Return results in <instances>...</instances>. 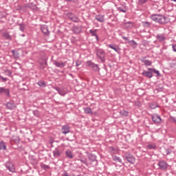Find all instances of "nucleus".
I'll return each instance as SVG.
<instances>
[{
    "label": "nucleus",
    "instance_id": "1",
    "mask_svg": "<svg viewBox=\"0 0 176 176\" xmlns=\"http://www.w3.org/2000/svg\"><path fill=\"white\" fill-rule=\"evenodd\" d=\"M150 19L153 21H155V23H158V24H161L162 25L167 24L169 21L167 16L162 14H151Z\"/></svg>",
    "mask_w": 176,
    "mask_h": 176
},
{
    "label": "nucleus",
    "instance_id": "2",
    "mask_svg": "<svg viewBox=\"0 0 176 176\" xmlns=\"http://www.w3.org/2000/svg\"><path fill=\"white\" fill-rule=\"evenodd\" d=\"M96 53L98 58H99L102 63H105V51L102 49L96 48Z\"/></svg>",
    "mask_w": 176,
    "mask_h": 176
},
{
    "label": "nucleus",
    "instance_id": "3",
    "mask_svg": "<svg viewBox=\"0 0 176 176\" xmlns=\"http://www.w3.org/2000/svg\"><path fill=\"white\" fill-rule=\"evenodd\" d=\"M124 157L125 160H127V162L131 163V164H134V163H135V157H134L133 155L129 153H125L124 155Z\"/></svg>",
    "mask_w": 176,
    "mask_h": 176
},
{
    "label": "nucleus",
    "instance_id": "4",
    "mask_svg": "<svg viewBox=\"0 0 176 176\" xmlns=\"http://www.w3.org/2000/svg\"><path fill=\"white\" fill-rule=\"evenodd\" d=\"M87 67H89V68H91L94 71L98 72L100 71V67L98 64L94 63L91 60L87 61Z\"/></svg>",
    "mask_w": 176,
    "mask_h": 176
},
{
    "label": "nucleus",
    "instance_id": "5",
    "mask_svg": "<svg viewBox=\"0 0 176 176\" xmlns=\"http://www.w3.org/2000/svg\"><path fill=\"white\" fill-rule=\"evenodd\" d=\"M6 167L10 173H16V168H14V165L11 162H7Z\"/></svg>",
    "mask_w": 176,
    "mask_h": 176
},
{
    "label": "nucleus",
    "instance_id": "6",
    "mask_svg": "<svg viewBox=\"0 0 176 176\" xmlns=\"http://www.w3.org/2000/svg\"><path fill=\"white\" fill-rule=\"evenodd\" d=\"M157 166H159V168H160V170H167V167H168V164H167L166 161L162 160L158 162Z\"/></svg>",
    "mask_w": 176,
    "mask_h": 176
},
{
    "label": "nucleus",
    "instance_id": "7",
    "mask_svg": "<svg viewBox=\"0 0 176 176\" xmlns=\"http://www.w3.org/2000/svg\"><path fill=\"white\" fill-rule=\"evenodd\" d=\"M67 16L70 20H72V21H74V23H79V18L75 16L74 13L69 12L67 13Z\"/></svg>",
    "mask_w": 176,
    "mask_h": 176
},
{
    "label": "nucleus",
    "instance_id": "8",
    "mask_svg": "<svg viewBox=\"0 0 176 176\" xmlns=\"http://www.w3.org/2000/svg\"><path fill=\"white\" fill-rule=\"evenodd\" d=\"M4 94L6 97H10V90L5 87H0V95Z\"/></svg>",
    "mask_w": 176,
    "mask_h": 176
},
{
    "label": "nucleus",
    "instance_id": "9",
    "mask_svg": "<svg viewBox=\"0 0 176 176\" xmlns=\"http://www.w3.org/2000/svg\"><path fill=\"white\" fill-rule=\"evenodd\" d=\"M151 119L154 123H162V118H160V116L157 114H153L151 116Z\"/></svg>",
    "mask_w": 176,
    "mask_h": 176
},
{
    "label": "nucleus",
    "instance_id": "10",
    "mask_svg": "<svg viewBox=\"0 0 176 176\" xmlns=\"http://www.w3.org/2000/svg\"><path fill=\"white\" fill-rule=\"evenodd\" d=\"M87 154V157L90 162H96L97 163V156L91 153H89L88 151L86 152Z\"/></svg>",
    "mask_w": 176,
    "mask_h": 176
},
{
    "label": "nucleus",
    "instance_id": "11",
    "mask_svg": "<svg viewBox=\"0 0 176 176\" xmlns=\"http://www.w3.org/2000/svg\"><path fill=\"white\" fill-rule=\"evenodd\" d=\"M6 107L7 109H10V111H13V109H16V104L13 102H8L6 104Z\"/></svg>",
    "mask_w": 176,
    "mask_h": 176
},
{
    "label": "nucleus",
    "instance_id": "12",
    "mask_svg": "<svg viewBox=\"0 0 176 176\" xmlns=\"http://www.w3.org/2000/svg\"><path fill=\"white\" fill-rule=\"evenodd\" d=\"M142 75H143V76H145L146 78H148L149 79H151V78H153V74H152L151 70L144 71L142 73Z\"/></svg>",
    "mask_w": 176,
    "mask_h": 176
},
{
    "label": "nucleus",
    "instance_id": "13",
    "mask_svg": "<svg viewBox=\"0 0 176 176\" xmlns=\"http://www.w3.org/2000/svg\"><path fill=\"white\" fill-rule=\"evenodd\" d=\"M41 30L43 32V34H44V35H49L50 34V32H49V28H47V25H43L41 26Z\"/></svg>",
    "mask_w": 176,
    "mask_h": 176
},
{
    "label": "nucleus",
    "instance_id": "14",
    "mask_svg": "<svg viewBox=\"0 0 176 176\" xmlns=\"http://www.w3.org/2000/svg\"><path fill=\"white\" fill-rule=\"evenodd\" d=\"M158 42H164L166 41V35L164 34H158L156 36Z\"/></svg>",
    "mask_w": 176,
    "mask_h": 176
},
{
    "label": "nucleus",
    "instance_id": "15",
    "mask_svg": "<svg viewBox=\"0 0 176 176\" xmlns=\"http://www.w3.org/2000/svg\"><path fill=\"white\" fill-rule=\"evenodd\" d=\"M54 65L58 68H64V66L67 65V62H58L57 60L54 61Z\"/></svg>",
    "mask_w": 176,
    "mask_h": 176
},
{
    "label": "nucleus",
    "instance_id": "16",
    "mask_svg": "<svg viewBox=\"0 0 176 176\" xmlns=\"http://www.w3.org/2000/svg\"><path fill=\"white\" fill-rule=\"evenodd\" d=\"M108 46L109 47H110V49L116 51V53H120V48L119 47V46L114 44H110Z\"/></svg>",
    "mask_w": 176,
    "mask_h": 176
},
{
    "label": "nucleus",
    "instance_id": "17",
    "mask_svg": "<svg viewBox=\"0 0 176 176\" xmlns=\"http://www.w3.org/2000/svg\"><path fill=\"white\" fill-rule=\"evenodd\" d=\"M61 153H63V152L58 148L53 151V155L54 157H60V156H61Z\"/></svg>",
    "mask_w": 176,
    "mask_h": 176
},
{
    "label": "nucleus",
    "instance_id": "18",
    "mask_svg": "<svg viewBox=\"0 0 176 176\" xmlns=\"http://www.w3.org/2000/svg\"><path fill=\"white\" fill-rule=\"evenodd\" d=\"M61 132L63 134H68V133H69V126L63 125L61 129Z\"/></svg>",
    "mask_w": 176,
    "mask_h": 176
},
{
    "label": "nucleus",
    "instance_id": "19",
    "mask_svg": "<svg viewBox=\"0 0 176 176\" xmlns=\"http://www.w3.org/2000/svg\"><path fill=\"white\" fill-rule=\"evenodd\" d=\"M65 155L67 159H74V153H72L69 149L65 152Z\"/></svg>",
    "mask_w": 176,
    "mask_h": 176
},
{
    "label": "nucleus",
    "instance_id": "20",
    "mask_svg": "<svg viewBox=\"0 0 176 176\" xmlns=\"http://www.w3.org/2000/svg\"><path fill=\"white\" fill-rule=\"evenodd\" d=\"M148 71H151L152 74H155V76H162V75H160V72H159V70H156L155 69L148 67Z\"/></svg>",
    "mask_w": 176,
    "mask_h": 176
},
{
    "label": "nucleus",
    "instance_id": "21",
    "mask_svg": "<svg viewBox=\"0 0 176 176\" xmlns=\"http://www.w3.org/2000/svg\"><path fill=\"white\" fill-rule=\"evenodd\" d=\"M95 19L97 21H100V23H104V15H96Z\"/></svg>",
    "mask_w": 176,
    "mask_h": 176
},
{
    "label": "nucleus",
    "instance_id": "22",
    "mask_svg": "<svg viewBox=\"0 0 176 176\" xmlns=\"http://www.w3.org/2000/svg\"><path fill=\"white\" fill-rule=\"evenodd\" d=\"M128 43H129V45L133 48L135 49L137 47V46H138V44L135 42V41L134 40H131L129 41L128 42Z\"/></svg>",
    "mask_w": 176,
    "mask_h": 176
},
{
    "label": "nucleus",
    "instance_id": "23",
    "mask_svg": "<svg viewBox=\"0 0 176 176\" xmlns=\"http://www.w3.org/2000/svg\"><path fill=\"white\" fill-rule=\"evenodd\" d=\"M90 34H91L92 36H95L96 41H98V36L97 35V30H89Z\"/></svg>",
    "mask_w": 176,
    "mask_h": 176
},
{
    "label": "nucleus",
    "instance_id": "24",
    "mask_svg": "<svg viewBox=\"0 0 176 176\" xmlns=\"http://www.w3.org/2000/svg\"><path fill=\"white\" fill-rule=\"evenodd\" d=\"M27 8H29L32 10H36V4H34V3H30L27 5Z\"/></svg>",
    "mask_w": 176,
    "mask_h": 176
},
{
    "label": "nucleus",
    "instance_id": "25",
    "mask_svg": "<svg viewBox=\"0 0 176 176\" xmlns=\"http://www.w3.org/2000/svg\"><path fill=\"white\" fill-rule=\"evenodd\" d=\"M141 61L144 63V65H146V67H151V65H152V62H151V60L141 59Z\"/></svg>",
    "mask_w": 176,
    "mask_h": 176
},
{
    "label": "nucleus",
    "instance_id": "26",
    "mask_svg": "<svg viewBox=\"0 0 176 176\" xmlns=\"http://www.w3.org/2000/svg\"><path fill=\"white\" fill-rule=\"evenodd\" d=\"M84 112L85 113H87L88 115H93V111H91V109L90 107L84 108Z\"/></svg>",
    "mask_w": 176,
    "mask_h": 176
},
{
    "label": "nucleus",
    "instance_id": "27",
    "mask_svg": "<svg viewBox=\"0 0 176 176\" xmlns=\"http://www.w3.org/2000/svg\"><path fill=\"white\" fill-rule=\"evenodd\" d=\"M146 149H156V144L155 143H150L146 146Z\"/></svg>",
    "mask_w": 176,
    "mask_h": 176
},
{
    "label": "nucleus",
    "instance_id": "28",
    "mask_svg": "<svg viewBox=\"0 0 176 176\" xmlns=\"http://www.w3.org/2000/svg\"><path fill=\"white\" fill-rule=\"evenodd\" d=\"M112 159L114 162H118V163H122V158L118 157L117 155H112Z\"/></svg>",
    "mask_w": 176,
    "mask_h": 176
},
{
    "label": "nucleus",
    "instance_id": "29",
    "mask_svg": "<svg viewBox=\"0 0 176 176\" xmlns=\"http://www.w3.org/2000/svg\"><path fill=\"white\" fill-rule=\"evenodd\" d=\"M125 28H127V30H130L133 28V23L131 22H126L124 24Z\"/></svg>",
    "mask_w": 176,
    "mask_h": 176
},
{
    "label": "nucleus",
    "instance_id": "30",
    "mask_svg": "<svg viewBox=\"0 0 176 176\" xmlns=\"http://www.w3.org/2000/svg\"><path fill=\"white\" fill-rule=\"evenodd\" d=\"M55 90H56V91H58V94H60V96H65V94L64 93V91L63 90L60 89V87H54V88Z\"/></svg>",
    "mask_w": 176,
    "mask_h": 176
},
{
    "label": "nucleus",
    "instance_id": "31",
    "mask_svg": "<svg viewBox=\"0 0 176 176\" xmlns=\"http://www.w3.org/2000/svg\"><path fill=\"white\" fill-rule=\"evenodd\" d=\"M81 31H82V29L79 27H74L73 28V32H74V34H80Z\"/></svg>",
    "mask_w": 176,
    "mask_h": 176
},
{
    "label": "nucleus",
    "instance_id": "32",
    "mask_svg": "<svg viewBox=\"0 0 176 176\" xmlns=\"http://www.w3.org/2000/svg\"><path fill=\"white\" fill-rule=\"evenodd\" d=\"M3 36L4 38H6V39H8V40H10L12 39V36L9 34V32H5L3 34Z\"/></svg>",
    "mask_w": 176,
    "mask_h": 176
},
{
    "label": "nucleus",
    "instance_id": "33",
    "mask_svg": "<svg viewBox=\"0 0 176 176\" xmlns=\"http://www.w3.org/2000/svg\"><path fill=\"white\" fill-rule=\"evenodd\" d=\"M0 151H6V144L3 142H0Z\"/></svg>",
    "mask_w": 176,
    "mask_h": 176
},
{
    "label": "nucleus",
    "instance_id": "34",
    "mask_svg": "<svg viewBox=\"0 0 176 176\" xmlns=\"http://www.w3.org/2000/svg\"><path fill=\"white\" fill-rule=\"evenodd\" d=\"M142 24L143 27H145V28H149L151 27V23L149 21H143L142 22Z\"/></svg>",
    "mask_w": 176,
    "mask_h": 176
},
{
    "label": "nucleus",
    "instance_id": "35",
    "mask_svg": "<svg viewBox=\"0 0 176 176\" xmlns=\"http://www.w3.org/2000/svg\"><path fill=\"white\" fill-rule=\"evenodd\" d=\"M149 107L151 109H156V108L159 107V105H157V103L152 102V103H150Z\"/></svg>",
    "mask_w": 176,
    "mask_h": 176
},
{
    "label": "nucleus",
    "instance_id": "36",
    "mask_svg": "<svg viewBox=\"0 0 176 176\" xmlns=\"http://www.w3.org/2000/svg\"><path fill=\"white\" fill-rule=\"evenodd\" d=\"M12 53L14 56V58H19V52H17L14 50H12Z\"/></svg>",
    "mask_w": 176,
    "mask_h": 176
},
{
    "label": "nucleus",
    "instance_id": "37",
    "mask_svg": "<svg viewBox=\"0 0 176 176\" xmlns=\"http://www.w3.org/2000/svg\"><path fill=\"white\" fill-rule=\"evenodd\" d=\"M19 25L20 31H21L22 32H24V30H25V24L19 23Z\"/></svg>",
    "mask_w": 176,
    "mask_h": 176
},
{
    "label": "nucleus",
    "instance_id": "38",
    "mask_svg": "<svg viewBox=\"0 0 176 176\" xmlns=\"http://www.w3.org/2000/svg\"><path fill=\"white\" fill-rule=\"evenodd\" d=\"M12 141H14L15 144H19V142H20V138L18 136H14L12 137Z\"/></svg>",
    "mask_w": 176,
    "mask_h": 176
},
{
    "label": "nucleus",
    "instance_id": "39",
    "mask_svg": "<svg viewBox=\"0 0 176 176\" xmlns=\"http://www.w3.org/2000/svg\"><path fill=\"white\" fill-rule=\"evenodd\" d=\"M120 114L122 116H129V111H126V110H122L120 111Z\"/></svg>",
    "mask_w": 176,
    "mask_h": 176
},
{
    "label": "nucleus",
    "instance_id": "40",
    "mask_svg": "<svg viewBox=\"0 0 176 176\" xmlns=\"http://www.w3.org/2000/svg\"><path fill=\"white\" fill-rule=\"evenodd\" d=\"M41 168H43V170H47V169L50 168L49 165H46L45 164H41Z\"/></svg>",
    "mask_w": 176,
    "mask_h": 176
},
{
    "label": "nucleus",
    "instance_id": "41",
    "mask_svg": "<svg viewBox=\"0 0 176 176\" xmlns=\"http://www.w3.org/2000/svg\"><path fill=\"white\" fill-rule=\"evenodd\" d=\"M38 86H40V87H42L43 86H46V84L43 81H38Z\"/></svg>",
    "mask_w": 176,
    "mask_h": 176
},
{
    "label": "nucleus",
    "instance_id": "42",
    "mask_svg": "<svg viewBox=\"0 0 176 176\" xmlns=\"http://www.w3.org/2000/svg\"><path fill=\"white\" fill-rule=\"evenodd\" d=\"M79 162H81V163H83V164H85V166H87V160H78Z\"/></svg>",
    "mask_w": 176,
    "mask_h": 176
},
{
    "label": "nucleus",
    "instance_id": "43",
    "mask_svg": "<svg viewBox=\"0 0 176 176\" xmlns=\"http://www.w3.org/2000/svg\"><path fill=\"white\" fill-rule=\"evenodd\" d=\"M33 113L34 115V116H36V118H39V111L36 110L33 111Z\"/></svg>",
    "mask_w": 176,
    "mask_h": 176
},
{
    "label": "nucleus",
    "instance_id": "44",
    "mask_svg": "<svg viewBox=\"0 0 176 176\" xmlns=\"http://www.w3.org/2000/svg\"><path fill=\"white\" fill-rule=\"evenodd\" d=\"M165 152H166V155H168L171 154V150H170V148H166Z\"/></svg>",
    "mask_w": 176,
    "mask_h": 176
},
{
    "label": "nucleus",
    "instance_id": "45",
    "mask_svg": "<svg viewBox=\"0 0 176 176\" xmlns=\"http://www.w3.org/2000/svg\"><path fill=\"white\" fill-rule=\"evenodd\" d=\"M0 79H1L2 82H3L8 80V78H3L2 76H0Z\"/></svg>",
    "mask_w": 176,
    "mask_h": 176
},
{
    "label": "nucleus",
    "instance_id": "46",
    "mask_svg": "<svg viewBox=\"0 0 176 176\" xmlns=\"http://www.w3.org/2000/svg\"><path fill=\"white\" fill-rule=\"evenodd\" d=\"M148 0H139L140 3H141V5H144V3H146Z\"/></svg>",
    "mask_w": 176,
    "mask_h": 176
},
{
    "label": "nucleus",
    "instance_id": "47",
    "mask_svg": "<svg viewBox=\"0 0 176 176\" xmlns=\"http://www.w3.org/2000/svg\"><path fill=\"white\" fill-rule=\"evenodd\" d=\"M109 151H110L111 153H113V152L115 151V147H113V146L109 147Z\"/></svg>",
    "mask_w": 176,
    "mask_h": 176
},
{
    "label": "nucleus",
    "instance_id": "48",
    "mask_svg": "<svg viewBox=\"0 0 176 176\" xmlns=\"http://www.w3.org/2000/svg\"><path fill=\"white\" fill-rule=\"evenodd\" d=\"M135 105L138 106V107H140L141 106V102L140 101H135Z\"/></svg>",
    "mask_w": 176,
    "mask_h": 176
},
{
    "label": "nucleus",
    "instance_id": "49",
    "mask_svg": "<svg viewBox=\"0 0 176 176\" xmlns=\"http://www.w3.org/2000/svg\"><path fill=\"white\" fill-rule=\"evenodd\" d=\"M5 18V14L3 12H0V19Z\"/></svg>",
    "mask_w": 176,
    "mask_h": 176
},
{
    "label": "nucleus",
    "instance_id": "50",
    "mask_svg": "<svg viewBox=\"0 0 176 176\" xmlns=\"http://www.w3.org/2000/svg\"><path fill=\"white\" fill-rule=\"evenodd\" d=\"M172 49H173V52H176V44H173L172 45Z\"/></svg>",
    "mask_w": 176,
    "mask_h": 176
},
{
    "label": "nucleus",
    "instance_id": "51",
    "mask_svg": "<svg viewBox=\"0 0 176 176\" xmlns=\"http://www.w3.org/2000/svg\"><path fill=\"white\" fill-rule=\"evenodd\" d=\"M62 176H69V174H68V173L67 171H64V173L62 175Z\"/></svg>",
    "mask_w": 176,
    "mask_h": 176
},
{
    "label": "nucleus",
    "instance_id": "52",
    "mask_svg": "<svg viewBox=\"0 0 176 176\" xmlns=\"http://www.w3.org/2000/svg\"><path fill=\"white\" fill-rule=\"evenodd\" d=\"M122 39H124V41H126L128 43H129V41H130V40H129V38H127L126 36H122Z\"/></svg>",
    "mask_w": 176,
    "mask_h": 176
},
{
    "label": "nucleus",
    "instance_id": "53",
    "mask_svg": "<svg viewBox=\"0 0 176 176\" xmlns=\"http://www.w3.org/2000/svg\"><path fill=\"white\" fill-rule=\"evenodd\" d=\"M67 2H78V0H65Z\"/></svg>",
    "mask_w": 176,
    "mask_h": 176
},
{
    "label": "nucleus",
    "instance_id": "54",
    "mask_svg": "<svg viewBox=\"0 0 176 176\" xmlns=\"http://www.w3.org/2000/svg\"><path fill=\"white\" fill-rule=\"evenodd\" d=\"M79 65H80V64H79V63H78V61H76V66L79 67Z\"/></svg>",
    "mask_w": 176,
    "mask_h": 176
},
{
    "label": "nucleus",
    "instance_id": "55",
    "mask_svg": "<svg viewBox=\"0 0 176 176\" xmlns=\"http://www.w3.org/2000/svg\"><path fill=\"white\" fill-rule=\"evenodd\" d=\"M120 11L122 12L123 13H126V10H124L123 9H121Z\"/></svg>",
    "mask_w": 176,
    "mask_h": 176
},
{
    "label": "nucleus",
    "instance_id": "56",
    "mask_svg": "<svg viewBox=\"0 0 176 176\" xmlns=\"http://www.w3.org/2000/svg\"><path fill=\"white\" fill-rule=\"evenodd\" d=\"M9 75H12V72L9 71Z\"/></svg>",
    "mask_w": 176,
    "mask_h": 176
},
{
    "label": "nucleus",
    "instance_id": "57",
    "mask_svg": "<svg viewBox=\"0 0 176 176\" xmlns=\"http://www.w3.org/2000/svg\"><path fill=\"white\" fill-rule=\"evenodd\" d=\"M45 65H47V62H45Z\"/></svg>",
    "mask_w": 176,
    "mask_h": 176
},
{
    "label": "nucleus",
    "instance_id": "58",
    "mask_svg": "<svg viewBox=\"0 0 176 176\" xmlns=\"http://www.w3.org/2000/svg\"><path fill=\"white\" fill-rule=\"evenodd\" d=\"M173 2H176V0H172Z\"/></svg>",
    "mask_w": 176,
    "mask_h": 176
},
{
    "label": "nucleus",
    "instance_id": "59",
    "mask_svg": "<svg viewBox=\"0 0 176 176\" xmlns=\"http://www.w3.org/2000/svg\"><path fill=\"white\" fill-rule=\"evenodd\" d=\"M22 36H25V35H24V34H22Z\"/></svg>",
    "mask_w": 176,
    "mask_h": 176
},
{
    "label": "nucleus",
    "instance_id": "60",
    "mask_svg": "<svg viewBox=\"0 0 176 176\" xmlns=\"http://www.w3.org/2000/svg\"><path fill=\"white\" fill-rule=\"evenodd\" d=\"M42 68H43V69H45V67H43Z\"/></svg>",
    "mask_w": 176,
    "mask_h": 176
}]
</instances>
